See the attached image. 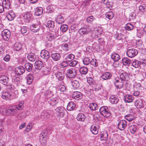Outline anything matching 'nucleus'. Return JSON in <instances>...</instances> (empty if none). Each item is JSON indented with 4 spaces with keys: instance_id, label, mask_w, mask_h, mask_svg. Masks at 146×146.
<instances>
[{
    "instance_id": "obj_1",
    "label": "nucleus",
    "mask_w": 146,
    "mask_h": 146,
    "mask_svg": "<svg viewBox=\"0 0 146 146\" xmlns=\"http://www.w3.org/2000/svg\"><path fill=\"white\" fill-rule=\"evenodd\" d=\"M99 111L100 113L104 117H108L110 116V110L107 106H103L101 107Z\"/></svg>"
},
{
    "instance_id": "obj_2",
    "label": "nucleus",
    "mask_w": 146,
    "mask_h": 146,
    "mask_svg": "<svg viewBox=\"0 0 146 146\" xmlns=\"http://www.w3.org/2000/svg\"><path fill=\"white\" fill-rule=\"evenodd\" d=\"M66 74L68 77L71 78L75 77L76 76V70L74 68H70L66 71Z\"/></svg>"
},
{
    "instance_id": "obj_3",
    "label": "nucleus",
    "mask_w": 146,
    "mask_h": 146,
    "mask_svg": "<svg viewBox=\"0 0 146 146\" xmlns=\"http://www.w3.org/2000/svg\"><path fill=\"white\" fill-rule=\"evenodd\" d=\"M127 127V121L125 120H121L118 122L117 127L120 130H124Z\"/></svg>"
},
{
    "instance_id": "obj_4",
    "label": "nucleus",
    "mask_w": 146,
    "mask_h": 146,
    "mask_svg": "<svg viewBox=\"0 0 146 146\" xmlns=\"http://www.w3.org/2000/svg\"><path fill=\"white\" fill-rule=\"evenodd\" d=\"M137 50L134 48L128 49L127 51V54L129 58H132L135 57L138 54Z\"/></svg>"
},
{
    "instance_id": "obj_5",
    "label": "nucleus",
    "mask_w": 146,
    "mask_h": 146,
    "mask_svg": "<svg viewBox=\"0 0 146 146\" xmlns=\"http://www.w3.org/2000/svg\"><path fill=\"white\" fill-rule=\"evenodd\" d=\"M2 36L3 39L5 41H8L10 38L11 33L8 30L5 29L2 32Z\"/></svg>"
},
{
    "instance_id": "obj_6",
    "label": "nucleus",
    "mask_w": 146,
    "mask_h": 146,
    "mask_svg": "<svg viewBox=\"0 0 146 146\" xmlns=\"http://www.w3.org/2000/svg\"><path fill=\"white\" fill-rule=\"evenodd\" d=\"M30 29L34 33H36L40 29V25L38 24H33L30 25Z\"/></svg>"
},
{
    "instance_id": "obj_7",
    "label": "nucleus",
    "mask_w": 146,
    "mask_h": 146,
    "mask_svg": "<svg viewBox=\"0 0 146 146\" xmlns=\"http://www.w3.org/2000/svg\"><path fill=\"white\" fill-rule=\"evenodd\" d=\"M114 84L115 87L118 88H121L123 86V81L119 78H117L115 79Z\"/></svg>"
},
{
    "instance_id": "obj_8",
    "label": "nucleus",
    "mask_w": 146,
    "mask_h": 146,
    "mask_svg": "<svg viewBox=\"0 0 146 146\" xmlns=\"http://www.w3.org/2000/svg\"><path fill=\"white\" fill-rule=\"evenodd\" d=\"M6 112L10 115H14L17 112L16 107L11 106L6 110Z\"/></svg>"
},
{
    "instance_id": "obj_9",
    "label": "nucleus",
    "mask_w": 146,
    "mask_h": 146,
    "mask_svg": "<svg viewBox=\"0 0 146 146\" xmlns=\"http://www.w3.org/2000/svg\"><path fill=\"white\" fill-rule=\"evenodd\" d=\"M129 74H128L126 72H124V71H122L120 73V77L121 80L122 81H126L128 80L129 78Z\"/></svg>"
},
{
    "instance_id": "obj_10",
    "label": "nucleus",
    "mask_w": 146,
    "mask_h": 146,
    "mask_svg": "<svg viewBox=\"0 0 146 146\" xmlns=\"http://www.w3.org/2000/svg\"><path fill=\"white\" fill-rule=\"evenodd\" d=\"M40 55L41 57L45 59H49L50 57L49 52L47 50H45L41 51Z\"/></svg>"
},
{
    "instance_id": "obj_11",
    "label": "nucleus",
    "mask_w": 146,
    "mask_h": 146,
    "mask_svg": "<svg viewBox=\"0 0 146 146\" xmlns=\"http://www.w3.org/2000/svg\"><path fill=\"white\" fill-rule=\"evenodd\" d=\"M15 71L16 74L18 75H21L25 72V69L23 66H20L15 68Z\"/></svg>"
},
{
    "instance_id": "obj_12",
    "label": "nucleus",
    "mask_w": 146,
    "mask_h": 146,
    "mask_svg": "<svg viewBox=\"0 0 146 146\" xmlns=\"http://www.w3.org/2000/svg\"><path fill=\"white\" fill-rule=\"evenodd\" d=\"M110 102L113 104H117L119 102V99L117 96L112 95L110 98Z\"/></svg>"
},
{
    "instance_id": "obj_13",
    "label": "nucleus",
    "mask_w": 146,
    "mask_h": 146,
    "mask_svg": "<svg viewBox=\"0 0 146 146\" xmlns=\"http://www.w3.org/2000/svg\"><path fill=\"white\" fill-rule=\"evenodd\" d=\"M135 106L137 108H144L143 102L141 100H137L135 102Z\"/></svg>"
},
{
    "instance_id": "obj_14",
    "label": "nucleus",
    "mask_w": 146,
    "mask_h": 146,
    "mask_svg": "<svg viewBox=\"0 0 146 146\" xmlns=\"http://www.w3.org/2000/svg\"><path fill=\"white\" fill-rule=\"evenodd\" d=\"M51 57L53 60L55 61H59L61 58V56L59 53H55L51 55Z\"/></svg>"
},
{
    "instance_id": "obj_15",
    "label": "nucleus",
    "mask_w": 146,
    "mask_h": 146,
    "mask_svg": "<svg viewBox=\"0 0 146 146\" xmlns=\"http://www.w3.org/2000/svg\"><path fill=\"white\" fill-rule=\"evenodd\" d=\"M35 66L36 69L39 70L44 66V63L40 60H37L35 62Z\"/></svg>"
},
{
    "instance_id": "obj_16",
    "label": "nucleus",
    "mask_w": 146,
    "mask_h": 146,
    "mask_svg": "<svg viewBox=\"0 0 146 146\" xmlns=\"http://www.w3.org/2000/svg\"><path fill=\"white\" fill-rule=\"evenodd\" d=\"M55 20L56 23L60 24L64 22V18L61 15H59L57 16Z\"/></svg>"
},
{
    "instance_id": "obj_17",
    "label": "nucleus",
    "mask_w": 146,
    "mask_h": 146,
    "mask_svg": "<svg viewBox=\"0 0 146 146\" xmlns=\"http://www.w3.org/2000/svg\"><path fill=\"white\" fill-rule=\"evenodd\" d=\"M82 94L79 92H74L72 95L73 98L77 100L80 99L82 98Z\"/></svg>"
},
{
    "instance_id": "obj_18",
    "label": "nucleus",
    "mask_w": 146,
    "mask_h": 146,
    "mask_svg": "<svg viewBox=\"0 0 146 146\" xmlns=\"http://www.w3.org/2000/svg\"><path fill=\"white\" fill-rule=\"evenodd\" d=\"M112 76L111 73L109 72H106L103 73L101 77L102 79L104 80H107L110 79Z\"/></svg>"
},
{
    "instance_id": "obj_19",
    "label": "nucleus",
    "mask_w": 146,
    "mask_h": 146,
    "mask_svg": "<svg viewBox=\"0 0 146 146\" xmlns=\"http://www.w3.org/2000/svg\"><path fill=\"white\" fill-rule=\"evenodd\" d=\"M56 78L59 81H62L64 78V74L61 72H58L56 73Z\"/></svg>"
},
{
    "instance_id": "obj_20",
    "label": "nucleus",
    "mask_w": 146,
    "mask_h": 146,
    "mask_svg": "<svg viewBox=\"0 0 146 146\" xmlns=\"http://www.w3.org/2000/svg\"><path fill=\"white\" fill-rule=\"evenodd\" d=\"M78 31L79 34L81 35H82L84 34L89 33L90 31V30L88 28H85L80 29Z\"/></svg>"
},
{
    "instance_id": "obj_21",
    "label": "nucleus",
    "mask_w": 146,
    "mask_h": 146,
    "mask_svg": "<svg viewBox=\"0 0 146 146\" xmlns=\"http://www.w3.org/2000/svg\"><path fill=\"white\" fill-rule=\"evenodd\" d=\"M58 100H57L56 98H52L48 101V102L51 106H56L58 104Z\"/></svg>"
},
{
    "instance_id": "obj_22",
    "label": "nucleus",
    "mask_w": 146,
    "mask_h": 146,
    "mask_svg": "<svg viewBox=\"0 0 146 146\" xmlns=\"http://www.w3.org/2000/svg\"><path fill=\"white\" fill-rule=\"evenodd\" d=\"M134 98L132 95H130L129 94L125 95V101L126 102L130 103L132 102Z\"/></svg>"
},
{
    "instance_id": "obj_23",
    "label": "nucleus",
    "mask_w": 146,
    "mask_h": 146,
    "mask_svg": "<svg viewBox=\"0 0 146 146\" xmlns=\"http://www.w3.org/2000/svg\"><path fill=\"white\" fill-rule=\"evenodd\" d=\"M36 55L33 53H29L27 55L28 59L30 61L34 62L36 59Z\"/></svg>"
},
{
    "instance_id": "obj_24",
    "label": "nucleus",
    "mask_w": 146,
    "mask_h": 146,
    "mask_svg": "<svg viewBox=\"0 0 146 146\" xmlns=\"http://www.w3.org/2000/svg\"><path fill=\"white\" fill-rule=\"evenodd\" d=\"M90 131L94 134H97L98 132V126L97 125H93L91 127Z\"/></svg>"
},
{
    "instance_id": "obj_25",
    "label": "nucleus",
    "mask_w": 146,
    "mask_h": 146,
    "mask_svg": "<svg viewBox=\"0 0 146 146\" xmlns=\"http://www.w3.org/2000/svg\"><path fill=\"white\" fill-rule=\"evenodd\" d=\"M9 77L5 76H2L0 77V82L4 85L6 84L9 81Z\"/></svg>"
},
{
    "instance_id": "obj_26",
    "label": "nucleus",
    "mask_w": 146,
    "mask_h": 146,
    "mask_svg": "<svg viewBox=\"0 0 146 146\" xmlns=\"http://www.w3.org/2000/svg\"><path fill=\"white\" fill-rule=\"evenodd\" d=\"M35 14L36 16H40L41 15L43 12V9L40 7H37L35 9Z\"/></svg>"
},
{
    "instance_id": "obj_27",
    "label": "nucleus",
    "mask_w": 146,
    "mask_h": 146,
    "mask_svg": "<svg viewBox=\"0 0 146 146\" xmlns=\"http://www.w3.org/2000/svg\"><path fill=\"white\" fill-rule=\"evenodd\" d=\"M11 95L9 92H3L2 95L1 97L3 99L6 100H9L11 98Z\"/></svg>"
},
{
    "instance_id": "obj_28",
    "label": "nucleus",
    "mask_w": 146,
    "mask_h": 146,
    "mask_svg": "<svg viewBox=\"0 0 146 146\" xmlns=\"http://www.w3.org/2000/svg\"><path fill=\"white\" fill-rule=\"evenodd\" d=\"M100 139L102 140H106L108 137V133L106 131H102L100 133Z\"/></svg>"
},
{
    "instance_id": "obj_29",
    "label": "nucleus",
    "mask_w": 146,
    "mask_h": 146,
    "mask_svg": "<svg viewBox=\"0 0 146 146\" xmlns=\"http://www.w3.org/2000/svg\"><path fill=\"white\" fill-rule=\"evenodd\" d=\"M75 106H76L74 103L72 102H70L68 104L67 107V109L68 111H72L74 109Z\"/></svg>"
},
{
    "instance_id": "obj_30",
    "label": "nucleus",
    "mask_w": 146,
    "mask_h": 146,
    "mask_svg": "<svg viewBox=\"0 0 146 146\" xmlns=\"http://www.w3.org/2000/svg\"><path fill=\"white\" fill-rule=\"evenodd\" d=\"M32 16V14L29 12H27L25 13L23 16L24 19L26 21H27V22L30 21Z\"/></svg>"
},
{
    "instance_id": "obj_31",
    "label": "nucleus",
    "mask_w": 146,
    "mask_h": 146,
    "mask_svg": "<svg viewBox=\"0 0 146 146\" xmlns=\"http://www.w3.org/2000/svg\"><path fill=\"white\" fill-rule=\"evenodd\" d=\"M15 16L14 12L13 11H10L7 14V17L9 21H11L13 19Z\"/></svg>"
},
{
    "instance_id": "obj_32",
    "label": "nucleus",
    "mask_w": 146,
    "mask_h": 146,
    "mask_svg": "<svg viewBox=\"0 0 146 146\" xmlns=\"http://www.w3.org/2000/svg\"><path fill=\"white\" fill-rule=\"evenodd\" d=\"M111 57L115 62L117 61L120 58L119 55L115 53L111 54Z\"/></svg>"
},
{
    "instance_id": "obj_33",
    "label": "nucleus",
    "mask_w": 146,
    "mask_h": 146,
    "mask_svg": "<svg viewBox=\"0 0 146 146\" xmlns=\"http://www.w3.org/2000/svg\"><path fill=\"white\" fill-rule=\"evenodd\" d=\"M46 26L49 29V30H51L54 27V23L51 21H48L46 24Z\"/></svg>"
},
{
    "instance_id": "obj_34",
    "label": "nucleus",
    "mask_w": 146,
    "mask_h": 146,
    "mask_svg": "<svg viewBox=\"0 0 146 146\" xmlns=\"http://www.w3.org/2000/svg\"><path fill=\"white\" fill-rule=\"evenodd\" d=\"M122 60L123 64L125 65H127L131 63V61L127 57L123 58Z\"/></svg>"
},
{
    "instance_id": "obj_35",
    "label": "nucleus",
    "mask_w": 146,
    "mask_h": 146,
    "mask_svg": "<svg viewBox=\"0 0 146 146\" xmlns=\"http://www.w3.org/2000/svg\"><path fill=\"white\" fill-rule=\"evenodd\" d=\"M71 84L73 87L74 89L78 88L80 86L79 82L77 80H74L71 81Z\"/></svg>"
},
{
    "instance_id": "obj_36",
    "label": "nucleus",
    "mask_w": 146,
    "mask_h": 146,
    "mask_svg": "<svg viewBox=\"0 0 146 146\" xmlns=\"http://www.w3.org/2000/svg\"><path fill=\"white\" fill-rule=\"evenodd\" d=\"M76 119L79 121H83L85 119V116L82 113H80L78 114Z\"/></svg>"
},
{
    "instance_id": "obj_37",
    "label": "nucleus",
    "mask_w": 146,
    "mask_h": 146,
    "mask_svg": "<svg viewBox=\"0 0 146 146\" xmlns=\"http://www.w3.org/2000/svg\"><path fill=\"white\" fill-rule=\"evenodd\" d=\"M132 65L135 68H139L141 64V62L137 60H134L132 63Z\"/></svg>"
},
{
    "instance_id": "obj_38",
    "label": "nucleus",
    "mask_w": 146,
    "mask_h": 146,
    "mask_svg": "<svg viewBox=\"0 0 146 146\" xmlns=\"http://www.w3.org/2000/svg\"><path fill=\"white\" fill-rule=\"evenodd\" d=\"M22 47L21 44L19 42H16L14 45V48L16 51H19Z\"/></svg>"
},
{
    "instance_id": "obj_39",
    "label": "nucleus",
    "mask_w": 146,
    "mask_h": 146,
    "mask_svg": "<svg viewBox=\"0 0 146 146\" xmlns=\"http://www.w3.org/2000/svg\"><path fill=\"white\" fill-rule=\"evenodd\" d=\"M33 79V76L32 74H29L27 76V83L28 84H30L32 82Z\"/></svg>"
},
{
    "instance_id": "obj_40",
    "label": "nucleus",
    "mask_w": 146,
    "mask_h": 146,
    "mask_svg": "<svg viewBox=\"0 0 146 146\" xmlns=\"http://www.w3.org/2000/svg\"><path fill=\"white\" fill-rule=\"evenodd\" d=\"M25 67L27 70L28 72H30L32 70L33 66L31 64L28 63H26L25 64Z\"/></svg>"
},
{
    "instance_id": "obj_41",
    "label": "nucleus",
    "mask_w": 146,
    "mask_h": 146,
    "mask_svg": "<svg viewBox=\"0 0 146 146\" xmlns=\"http://www.w3.org/2000/svg\"><path fill=\"white\" fill-rule=\"evenodd\" d=\"M80 71L82 74H86L88 72V68L86 67L82 66L80 68Z\"/></svg>"
},
{
    "instance_id": "obj_42",
    "label": "nucleus",
    "mask_w": 146,
    "mask_h": 146,
    "mask_svg": "<svg viewBox=\"0 0 146 146\" xmlns=\"http://www.w3.org/2000/svg\"><path fill=\"white\" fill-rule=\"evenodd\" d=\"M75 56L73 54H71L68 55L64 59L68 62H70L74 58Z\"/></svg>"
},
{
    "instance_id": "obj_43",
    "label": "nucleus",
    "mask_w": 146,
    "mask_h": 146,
    "mask_svg": "<svg viewBox=\"0 0 146 146\" xmlns=\"http://www.w3.org/2000/svg\"><path fill=\"white\" fill-rule=\"evenodd\" d=\"M89 108L91 110H96L98 108L97 104L95 103L90 104L89 105Z\"/></svg>"
},
{
    "instance_id": "obj_44",
    "label": "nucleus",
    "mask_w": 146,
    "mask_h": 146,
    "mask_svg": "<svg viewBox=\"0 0 146 146\" xmlns=\"http://www.w3.org/2000/svg\"><path fill=\"white\" fill-rule=\"evenodd\" d=\"M129 130L132 133H134L137 130L136 125H132L129 127Z\"/></svg>"
},
{
    "instance_id": "obj_45",
    "label": "nucleus",
    "mask_w": 146,
    "mask_h": 146,
    "mask_svg": "<svg viewBox=\"0 0 146 146\" xmlns=\"http://www.w3.org/2000/svg\"><path fill=\"white\" fill-rule=\"evenodd\" d=\"M125 119L129 121H131L134 119V116L131 114H128L125 116Z\"/></svg>"
},
{
    "instance_id": "obj_46",
    "label": "nucleus",
    "mask_w": 146,
    "mask_h": 146,
    "mask_svg": "<svg viewBox=\"0 0 146 146\" xmlns=\"http://www.w3.org/2000/svg\"><path fill=\"white\" fill-rule=\"evenodd\" d=\"M47 131L46 130L44 129L41 132L39 137H40V138H43L44 137H47Z\"/></svg>"
},
{
    "instance_id": "obj_47",
    "label": "nucleus",
    "mask_w": 146,
    "mask_h": 146,
    "mask_svg": "<svg viewBox=\"0 0 146 146\" xmlns=\"http://www.w3.org/2000/svg\"><path fill=\"white\" fill-rule=\"evenodd\" d=\"M102 84H98L97 83L96 84L94 85V90L95 91H98L101 90L102 87Z\"/></svg>"
},
{
    "instance_id": "obj_48",
    "label": "nucleus",
    "mask_w": 146,
    "mask_h": 146,
    "mask_svg": "<svg viewBox=\"0 0 146 146\" xmlns=\"http://www.w3.org/2000/svg\"><path fill=\"white\" fill-rule=\"evenodd\" d=\"M68 28V26L66 24H64L62 25L60 27L61 31L62 32H65Z\"/></svg>"
},
{
    "instance_id": "obj_49",
    "label": "nucleus",
    "mask_w": 146,
    "mask_h": 146,
    "mask_svg": "<svg viewBox=\"0 0 146 146\" xmlns=\"http://www.w3.org/2000/svg\"><path fill=\"white\" fill-rule=\"evenodd\" d=\"M106 17L109 19H111L114 17L113 13L111 12L107 13L106 14Z\"/></svg>"
},
{
    "instance_id": "obj_50",
    "label": "nucleus",
    "mask_w": 146,
    "mask_h": 146,
    "mask_svg": "<svg viewBox=\"0 0 146 146\" xmlns=\"http://www.w3.org/2000/svg\"><path fill=\"white\" fill-rule=\"evenodd\" d=\"M90 60L89 57H85L83 60L84 64L86 65H88L90 63Z\"/></svg>"
},
{
    "instance_id": "obj_51",
    "label": "nucleus",
    "mask_w": 146,
    "mask_h": 146,
    "mask_svg": "<svg viewBox=\"0 0 146 146\" xmlns=\"http://www.w3.org/2000/svg\"><path fill=\"white\" fill-rule=\"evenodd\" d=\"M87 81L88 83L90 85H92L94 84L95 82L94 80L91 77H88L87 78Z\"/></svg>"
},
{
    "instance_id": "obj_52",
    "label": "nucleus",
    "mask_w": 146,
    "mask_h": 146,
    "mask_svg": "<svg viewBox=\"0 0 146 146\" xmlns=\"http://www.w3.org/2000/svg\"><path fill=\"white\" fill-rule=\"evenodd\" d=\"M125 27L127 30L130 31L133 29V26L131 23H127Z\"/></svg>"
},
{
    "instance_id": "obj_53",
    "label": "nucleus",
    "mask_w": 146,
    "mask_h": 146,
    "mask_svg": "<svg viewBox=\"0 0 146 146\" xmlns=\"http://www.w3.org/2000/svg\"><path fill=\"white\" fill-rule=\"evenodd\" d=\"M90 63L94 67H96L98 65L97 60L96 59H93L90 61Z\"/></svg>"
},
{
    "instance_id": "obj_54",
    "label": "nucleus",
    "mask_w": 146,
    "mask_h": 146,
    "mask_svg": "<svg viewBox=\"0 0 146 146\" xmlns=\"http://www.w3.org/2000/svg\"><path fill=\"white\" fill-rule=\"evenodd\" d=\"M50 69V68L46 67H43V72L45 75H47L49 74Z\"/></svg>"
},
{
    "instance_id": "obj_55",
    "label": "nucleus",
    "mask_w": 146,
    "mask_h": 146,
    "mask_svg": "<svg viewBox=\"0 0 146 146\" xmlns=\"http://www.w3.org/2000/svg\"><path fill=\"white\" fill-rule=\"evenodd\" d=\"M57 115L59 113H61L64 111H66V110L62 107H58L56 110Z\"/></svg>"
},
{
    "instance_id": "obj_56",
    "label": "nucleus",
    "mask_w": 146,
    "mask_h": 146,
    "mask_svg": "<svg viewBox=\"0 0 146 146\" xmlns=\"http://www.w3.org/2000/svg\"><path fill=\"white\" fill-rule=\"evenodd\" d=\"M27 29L28 28L26 26L21 27V33L22 34L25 33L27 32Z\"/></svg>"
},
{
    "instance_id": "obj_57",
    "label": "nucleus",
    "mask_w": 146,
    "mask_h": 146,
    "mask_svg": "<svg viewBox=\"0 0 146 146\" xmlns=\"http://www.w3.org/2000/svg\"><path fill=\"white\" fill-rule=\"evenodd\" d=\"M78 64V62L76 60H73L69 64V65L72 67H74Z\"/></svg>"
},
{
    "instance_id": "obj_58",
    "label": "nucleus",
    "mask_w": 146,
    "mask_h": 146,
    "mask_svg": "<svg viewBox=\"0 0 146 146\" xmlns=\"http://www.w3.org/2000/svg\"><path fill=\"white\" fill-rule=\"evenodd\" d=\"M14 88V86L12 85H8L6 86V89L8 91H11Z\"/></svg>"
},
{
    "instance_id": "obj_59",
    "label": "nucleus",
    "mask_w": 146,
    "mask_h": 146,
    "mask_svg": "<svg viewBox=\"0 0 146 146\" xmlns=\"http://www.w3.org/2000/svg\"><path fill=\"white\" fill-rule=\"evenodd\" d=\"M139 10L143 12L146 11V6L141 5L139 7Z\"/></svg>"
},
{
    "instance_id": "obj_60",
    "label": "nucleus",
    "mask_w": 146,
    "mask_h": 146,
    "mask_svg": "<svg viewBox=\"0 0 146 146\" xmlns=\"http://www.w3.org/2000/svg\"><path fill=\"white\" fill-rule=\"evenodd\" d=\"M3 4L5 5V7L6 8L8 9L10 7V3L9 1L7 0V1H6V0H3Z\"/></svg>"
},
{
    "instance_id": "obj_61",
    "label": "nucleus",
    "mask_w": 146,
    "mask_h": 146,
    "mask_svg": "<svg viewBox=\"0 0 146 146\" xmlns=\"http://www.w3.org/2000/svg\"><path fill=\"white\" fill-rule=\"evenodd\" d=\"M95 20V18L93 16H90L88 17L86 19L87 22L88 23H90Z\"/></svg>"
},
{
    "instance_id": "obj_62",
    "label": "nucleus",
    "mask_w": 146,
    "mask_h": 146,
    "mask_svg": "<svg viewBox=\"0 0 146 146\" xmlns=\"http://www.w3.org/2000/svg\"><path fill=\"white\" fill-rule=\"evenodd\" d=\"M47 38L49 40L51 41L54 39L55 37L53 34H50L47 35Z\"/></svg>"
},
{
    "instance_id": "obj_63",
    "label": "nucleus",
    "mask_w": 146,
    "mask_h": 146,
    "mask_svg": "<svg viewBox=\"0 0 146 146\" xmlns=\"http://www.w3.org/2000/svg\"><path fill=\"white\" fill-rule=\"evenodd\" d=\"M33 123H29L27 126L26 129H27V131H29L31 130L32 128Z\"/></svg>"
},
{
    "instance_id": "obj_64",
    "label": "nucleus",
    "mask_w": 146,
    "mask_h": 146,
    "mask_svg": "<svg viewBox=\"0 0 146 146\" xmlns=\"http://www.w3.org/2000/svg\"><path fill=\"white\" fill-rule=\"evenodd\" d=\"M62 48L63 49L66 51L68 50V45L67 44H63L62 45Z\"/></svg>"
}]
</instances>
